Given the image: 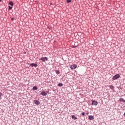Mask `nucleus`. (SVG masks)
Wrapping results in <instances>:
<instances>
[{
  "mask_svg": "<svg viewBox=\"0 0 125 125\" xmlns=\"http://www.w3.org/2000/svg\"><path fill=\"white\" fill-rule=\"evenodd\" d=\"M78 65L75 64L70 65V68L71 69V70H75V69H76Z\"/></svg>",
  "mask_w": 125,
  "mask_h": 125,
  "instance_id": "1",
  "label": "nucleus"
},
{
  "mask_svg": "<svg viewBox=\"0 0 125 125\" xmlns=\"http://www.w3.org/2000/svg\"><path fill=\"white\" fill-rule=\"evenodd\" d=\"M120 77V74H116L113 77L112 80H118V79H119Z\"/></svg>",
  "mask_w": 125,
  "mask_h": 125,
  "instance_id": "2",
  "label": "nucleus"
},
{
  "mask_svg": "<svg viewBox=\"0 0 125 125\" xmlns=\"http://www.w3.org/2000/svg\"><path fill=\"white\" fill-rule=\"evenodd\" d=\"M48 60V59L47 57H43L41 58V61H42V62H45V61H47Z\"/></svg>",
  "mask_w": 125,
  "mask_h": 125,
  "instance_id": "3",
  "label": "nucleus"
},
{
  "mask_svg": "<svg viewBox=\"0 0 125 125\" xmlns=\"http://www.w3.org/2000/svg\"><path fill=\"white\" fill-rule=\"evenodd\" d=\"M98 104V103L96 102V101H93L92 102V105H93L94 106H96Z\"/></svg>",
  "mask_w": 125,
  "mask_h": 125,
  "instance_id": "4",
  "label": "nucleus"
},
{
  "mask_svg": "<svg viewBox=\"0 0 125 125\" xmlns=\"http://www.w3.org/2000/svg\"><path fill=\"white\" fill-rule=\"evenodd\" d=\"M41 95H42V96H46V93L45 91H42V92L41 93Z\"/></svg>",
  "mask_w": 125,
  "mask_h": 125,
  "instance_id": "5",
  "label": "nucleus"
},
{
  "mask_svg": "<svg viewBox=\"0 0 125 125\" xmlns=\"http://www.w3.org/2000/svg\"><path fill=\"white\" fill-rule=\"evenodd\" d=\"M30 66H31V67H38V64L35 63H31L30 64Z\"/></svg>",
  "mask_w": 125,
  "mask_h": 125,
  "instance_id": "6",
  "label": "nucleus"
},
{
  "mask_svg": "<svg viewBox=\"0 0 125 125\" xmlns=\"http://www.w3.org/2000/svg\"><path fill=\"white\" fill-rule=\"evenodd\" d=\"M89 120H94V116H92V115H89L88 116Z\"/></svg>",
  "mask_w": 125,
  "mask_h": 125,
  "instance_id": "7",
  "label": "nucleus"
},
{
  "mask_svg": "<svg viewBox=\"0 0 125 125\" xmlns=\"http://www.w3.org/2000/svg\"><path fill=\"white\" fill-rule=\"evenodd\" d=\"M34 103L35 104H36V105H40V102H39V101L38 100H35L34 101Z\"/></svg>",
  "mask_w": 125,
  "mask_h": 125,
  "instance_id": "8",
  "label": "nucleus"
},
{
  "mask_svg": "<svg viewBox=\"0 0 125 125\" xmlns=\"http://www.w3.org/2000/svg\"><path fill=\"white\" fill-rule=\"evenodd\" d=\"M71 118L73 120H77V117H75V115H74L71 116Z\"/></svg>",
  "mask_w": 125,
  "mask_h": 125,
  "instance_id": "9",
  "label": "nucleus"
},
{
  "mask_svg": "<svg viewBox=\"0 0 125 125\" xmlns=\"http://www.w3.org/2000/svg\"><path fill=\"white\" fill-rule=\"evenodd\" d=\"M37 89H38V87H37L36 86H33L32 90H37Z\"/></svg>",
  "mask_w": 125,
  "mask_h": 125,
  "instance_id": "10",
  "label": "nucleus"
},
{
  "mask_svg": "<svg viewBox=\"0 0 125 125\" xmlns=\"http://www.w3.org/2000/svg\"><path fill=\"white\" fill-rule=\"evenodd\" d=\"M119 101H120V102H124V100L123 98H121L120 99V100H119Z\"/></svg>",
  "mask_w": 125,
  "mask_h": 125,
  "instance_id": "11",
  "label": "nucleus"
},
{
  "mask_svg": "<svg viewBox=\"0 0 125 125\" xmlns=\"http://www.w3.org/2000/svg\"><path fill=\"white\" fill-rule=\"evenodd\" d=\"M9 4H10V5H11V6H13V2L10 1L9 2Z\"/></svg>",
  "mask_w": 125,
  "mask_h": 125,
  "instance_id": "12",
  "label": "nucleus"
},
{
  "mask_svg": "<svg viewBox=\"0 0 125 125\" xmlns=\"http://www.w3.org/2000/svg\"><path fill=\"white\" fill-rule=\"evenodd\" d=\"M56 73L57 75H59V74H60L59 70H56Z\"/></svg>",
  "mask_w": 125,
  "mask_h": 125,
  "instance_id": "13",
  "label": "nucleus"
},
{
  "mask_svg": "<svg viewBox=\"0 0 125 125\" xmlns=\"http://www.w3.org/2000/svg\"><path fill=\"white\" fill-rule=\"evenodd\" d=\"M58 86H63V84L62 83H59L58 84Z\"/></svg>",
  "mask_w": 125,
  "mask_h": 125,
  "instance_id": "14",
  "label": "nucleus"
},
{
  "mask_svg": "<svg viewBox=\"0 0 125 125\" xmlns=\"http://www.w3.org/2000/svg\"><path fill=\"white\" fill-rule=\"evenodd\" d=\"M66 1L68 3H70V2H71V0H67Z\"/></svg>",
  "mask_w": 125,
  "mask_h": 125,
  "instance_id": "15",
  "label": "nucleus"
},
{
  "mask_svg": "<svg viewBox=\"0 0 125 125\" xmlns=\"http://www.w3.org/2000/svg\"><path fill=\"white\" fill-rule=\"evenodd\" d=\"M9 9H12V7L9 6Z\"/></svg>",
  "mask_w": 125,
  "mask_h": 125,
  "instance_id": "16",
  "label": "nucleus"
},
{
  "mask_svg": "<svg viewBox=\"0 0 125 125\" xmlns=\"http://www.w3.org/2000/svg\"><path fill=\"white\" fill-rule=\"evenodd\" d=\"M82 116H84V112H83V113H82Z\"/></svg>",
  "mask_w": 125,
  "mask_h": 125,
  "instance_id": "17",
  "label": "nucleus"
},
{
  "mask_svg": "<svg viewBox=\"0 0 125 125\" xmlns=\"http://www.w3.org/2000/svg\"><path fill=\"white\" fill-rule=\"evenodd\" d=\"M46 95H47V93H49V91H46Z\"/></svg>",
  "mask_w": 125,
  "mask_h": 125,
  "instance_id": "18",
  "label": "nucleus"
},
{
  "mask_svg": "<svg viewBox=\"0 0 125 125\" xmlns=\"http://www.w3.org/2000/svg\"><path fill=\"white\" fill-rule=\"evenodd\" d=\"M11 20H12V21H13V20H14V18H11Z\"/></svg>",
  "mask_w": 125,
  "mask_h": 125,
  "instance_id": "19",
  "label": "nucleus"
},
{
  "mask_svg": "<svg viewBox=\"0 0 125 125\" xmlns=\"http://www.w3.org/2000/svg\"><path fill=\"white\" fill-rule=\"evenodd\" d=\"M113 87H114V86L113 85H112L110 87V88H113Z\"/></svg>",
  "mask_w": 125,
  "mask_h": 125,
  "instance_id": "20",
  "label": "nucleus"
},
{
  "mask_svg": "<svg viewBox=\"0 0 125 125\" xmlns=\"http://www.w3.org/2000/svg\"><path fill=\"white\" fill-rule=\"evenodd\" d=\"M0 96H1V93L0 92Z\"/></svg>",
  "mask_w": 125,
  "mask_h": 125,
  "instance_id": "21",
  "label": "nucleus"
},
{
  "mask_svg": "<svg viewBox=\"0 0 125 125\" xmlns=\"http://www.w3.org/2000/svg\"><path fill=\"white\" fill-rule=\"evenodd\" d=\"M89 114V113L87 112V113H86V115H88Z\"/></svg>",
  "mask_w": 125,
  "mask_h": 125,
  "instance_id": "22",
  "label": "nucleus"
},
{
  "mask_svg": "<svg viewBox=\"0 0 125 125\" xmlns=\"http://www.w3.org/2000/svg\"><path fill=\"white\" fill-rule=\"evenodd\" d=\"M123 102H124V103H125V100H124Z\"/></svg>",
  "mask_w": 125,
  "mask_h": 125,
  "instance_id": "23",
  "label": "nucleus"
},
{
  "mask_svg": "<svg viewBox=\"0 0 125 125\" xmlns=\"http://www.w3.org/2000/svg\"><path fill=\"white\" fill-rule=\"evenodd\" d=\"M1 1V0H0V2Z\"/></svg>",
  "mask_w": 125,
  "mask_h": 125,
  "instance_id": "24",
  "label": "nucleus"
}]
</instances>
